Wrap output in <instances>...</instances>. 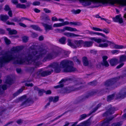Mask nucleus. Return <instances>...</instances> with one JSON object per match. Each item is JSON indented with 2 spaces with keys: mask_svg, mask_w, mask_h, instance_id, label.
I'll return each mask as SVG.
<instances>
[{
  "mask_svg": "<svg viewBox=\"0 0 126 126\" xmlns=\"http://www.w3.org/2000/svg\"><path fill=\"white\" fill-rule=\"evenodd\" d=\"M57 55V53L54 52L47 55V59H51L56 57Z\"/></svg>",
  "mask_w": 126,
  "mask_h": 126,
  "instance_id": "16",
  "label": "nucleus"
},
{
  "mask_svg": "<svg viewBox=\"0 0 126 126\" xmlns=\"http://www.w3.org/2000/svg\"><path fill=\"white\" fill-rule=\"evenodd\" d=\"M117 96V98H123L126 96V88H124L122 90Z\"/></svg>",
  "mask_w": 126,
  "mask_h": 126,
  "instance_id": "10",
  "label": "nucleus"
},
{
  "mask_svg": "<svg viewBox=\"0 0 126 126\" xmlns=\"http://www.w3.org/2000/svg\"><path fill=\"white\" fill-rule=\"evenodd\" d=\"M32 100L30 98H29L25 100L24 102H23L21 104V106L29 102L32 101Z\"/></svg>",
  "mask_w": 126,
  "mask_h": 126,
  "instance_id": "35",
  "label": "nucleus"
},
{
  "mask_svg": "<svg viewBox=\"0 0 126 126\" xmlns=\"http://www.w3.org/2000/svg\"><path fill=\"white\" fill-rule=\"evenodd\" d=\"M23 41L24 42H26L28 40V38L26 36H24L23 38Z\"/></svg>",
  "mask_w": 126,
  "mask_h": 126,
  "instance_id": "49",
  "label": "nucleus"
},
{
  "mask_svg": "<svg viewBox=\"0 0 126 126\" xmlns=\"http://www.w3.org/2000/svg\"><path fill=\"white\" fill-rule=\"evenodd\" d=\"M70 24H71L72 25H79L78 24H80L79 23L74 22H70L69 23Z\"/></svg>",
  "mask_w": 126,
  "mask_h": 126,
  "instance_id": "53",
  "label": "nucleus"
},
{
  "mask_svg": "<svg viewBox=\"0 0 126 126\" xmlns=\"http://www.w3.org/2000/svg\"><path fill=\"white\" fill-rule=\"evenodd\" d=\"M69 24V22L68 21H65L63 23H62V26H63L65 25L68 24Z\"/></svg>",
  "mask_w": 126,
  "mask_h": 126,
  "instance_id": "63",
  "label": "nucleus"
},
{
  "mask_svg": "<svg viewBox=\"0 0 126 126\" xmlns=\"http://www.w3.org/2000/svg\"><path fill=\"white\" fill-rule=\"evenodd\" d=\"M68 45L72 47L76 48L80 46L83 43V41L81 40H74L72 43L70 39H68Z\"/></svg>",
  "mask_w": 126,
  "mask_h": 126,
  "instance_id": "4",
  "label": "nucleus"
},
{
  "mask_svg": "<svg viewBox=\"0 0 126 126\" xmlns=\"http://www.w3.org/2000/svg\"><path fill=\"white\" fill-rule=\"evenodd\" d=\"M12 83V79L9 77H7V79L5 82V84L0 85V94H2L4 91L7 89V85H11Z\"/></svg>",
  "mask_w": 126,
  "mask_h": 126,
  "instance_id": "3",
  "label": "nucleus"
},
{
  "mask_svg": "<svg viewBox=\"0 0 126 126\" xmlns=\"http://www.w3.org/2000/svg\"><path fill=\"white\" fill-rule=\"evenodd\" d=\"M53 72L52 70L51 71H45L42 72L40 73L41 75L43 77H45L50 74Z\"/></svg>",
  "mask_w": 126,
  "mask_h": 126,
  "instance_id": "14",
  "label": "nucleus"
},
{
  "mask_svg": "<svg viewBox=\"0 0 126 126\" xmlns=\"http://www.w3.org/2000/svg\"><path fill=\"white\" fill-rule=\"evenodd\" d=\"M122 78V76H119L118 77L109 79L107 80L104 83L106 87H108L112 85L116 82L120 78V77Z\"/></svg>",
  "mask_w": 126,
  "mask_h": 126,
  "instance_id": "5",
  "label": "nucleus"
},
{
  "mask_svg": "<svg viewBox=\"0 0 126 126\" xmlns=\"http://www.w3.org/2000/svg\"><path fill=\"white\" fill-rule=\"evenodd\" d=\"M83 46L84 47H89L92 46L93 43L92 41H85L83 43Z\"/></svg>",
  "mask_w": 126,
  "mask_h": 126,
  "instance_id": "24",
  "label": "nucleus"
},
{
  "mask_svg": "<svg viewBox=\"0 0 126 126\" xmlns=\"http://www.w3.org/2000/svg\"><path fill=\"white\" fill-rule=\"evenodd\" d=\"M113 19L115 22H118V21L120 23H122L123 22L122 18L119 15L116 16L115 17L113 18Z\"/></svg>",
  "mask_w": 126,
  "mask_h": 126,
  "instance_id": "15",
  "label": "nucleus"
},
{
  "mask_svg": "<svg viewBox=\"0 0 126 126\" xmlns=\"http://www.w3.org/2000/svg\"><path fill=\"white\" fill-rule=\"evenodd\" d=\"M93 29L94 30L96 31H102V30L100 29L99 28H97L93 27Z\"/></svg>",
  "mask_w": 126,
  "mask_h": 126,
  "instance_id": "52",
  "label": "nucleus"
},
{
  "mask_svg": "<svg viewBox=\"0 0 126 126\" xmlns=\"http://www.w3.org/2000/svg\"><path fill=\"white\" fill-rule=\"evenodd\" d=\"M27 96L24 95L22 97H21L19 98V100L20 101H23L25 100Z\"/></svg>",
  "mask_w": 126,
  "mask_h": 126,
  "instance_id": "40",
  "label": "nucleus"
},
{
  "mask_svg": "<svg viewBox=\"0 0 126 126\" xmlns=\"http://www.w3.org/2000/svg\"><path fill=\"white\" fill-rule=\"evenodd\" d=\"M37 46H32L29 49V52L26 59H22L20 56L15 57L10 53H5L0 57V68L4 67L5 64L13 60L15 63L18 64H33L38 66L40 64L36 61L44 56L47 53L46 50L40 48L37 49Z\"/></svg>",
  "mask_w": 126,
  "mask_h": 126,
  "instance_id": "1",
  "label": "nucleus"
},
{
  "mask_svg": "<svg viewBox=\"0 0 126 126\" xmlns=\"http://www.w3.org/2000/svg\"><path fill=\"white\" fill-rule=\"evenodd\" d=\"M48 67L54 68L55 72L56 73L60 72L61 70V68L58 63H53L49 65Z\"/></svg>",
  "mask_w": 126,
  "mask_h": 126,
  "instance_id": "6",
  "label": "nucleus"
},
{
  "mask_svg": "<svg viewBox=\"0 0 126 126\" xmlns=\"http://www.w3.org/2000/svg\"><path fill=\"white\" fill-rule=\"evenodd\" d=\"M71 79L69 78H67L64 79H62V80L59 82V84H63V83L65 82L68 80H70Z\"/></svg>",
  "mask_w": 126,
  "mask_h": 126,
  "instance_id": "28",
  "label": "nucleus"
},
{
  "mask_svg": "<svg viewBox=\"0 0 126 126\" xmlns=\"http://www.w3.org/2000/svg\"><path fill=\"white\" fill-rule=\"evenodd\" d=\"M63 34L68 37H70L79 36V35H76L73 33L70 32H65L63 33Z\"/></svg>",
  "mask_w": 126,
  "mask_h": 126,
  "instance_id": "21",
  "label": "nucleus"
},
{
  "mask_svg": "<svg viewBox=\"0 0 126 126\" xmlns=\"http://www.w3.org/2000/svg\"><path fill=\"white\" fill-rule=\"evenodd\" d=\"M4 39L6 45H9L11 43V42L10 40L6 37H5L4 38Z\"/></svg>",
  "mask_w": 126,
  "mask_h": 126,
  "instance_id": "34",
  "label": "nucleus"
},
{
  "mask_svg": "<svg viewBox=\"0 0 126 126\" xmlns=\"http://www.w3.org/2000/svg\"><path fill=\"white\" fill-rule=\"evenodd\" d=\"M114 47L115 49H122L124 48V47L122 45H115L114 46Z\"/></svg>",
  "mask_w": 126,
  "mask_h": 126,
  "instance_id": "38",
  "label": "nucleus"
},
{
  "mask_svg": "<svg viewBox=\"0 0 126 126\" xmlns=\"http://www.w3.org/2000/svg\"><path fill=\"white\" fill-rule=\"evenodd\" d=\"M20 48L19 47H14L12 48V50H14L16 51H17L20 50Z\"/></svg>",
  "mask_w": 126,
  "mask_h": 126,
  "instance_id": "44",
  "label": "nucleus"
},
{
  "mask_svg": "<svg viewBox=\"0 0 126 126\" xmlns=\"http://www.w3.org/2000/svg\"><path fill=\"white\" fill-rule=\"evenodd\" d=\"M73 12L75 14L79 13L81 11L80 10L78 9L76 10H73Z\"/></svg>",
  "mask_w": 126,
  "mask_h": 126,
  "instance_id": "54",
  "label": "nucleus"
},
{
  "mask_svg": "<svg viewBox=\"0 0 126 126\" xmlns=\"http://www.w3.org/2000/svg\"><path fill=\"white\" fill-rule=\"evenodd\" d=\"M90 39L92 40H94L98 43H100L102 42H106L107 43H100L98 47H107L108 46V43L110 44L111 43V42L109 41L106 39L102 40L100 38L97 39L96 38H91Z\"/></svg>",
  "mask_w": 126,
  "mask_h": 126,
  "instance_id": "2",
  "label": "nucleus"
},
{
  "mask_svg": "<svg viewBox=\"0 0 126 126\" xmlns=\"http://www.w3.org/2000/svg\"><path fill=\"white\" fill-rule=\"evenodd\" d=\"M6 23L9 25H15V24L13 22H9V21H7Z\"/></svg>",
  "mask_w": 126,
  "mask_h": 126,
  "instance_id": "57",
  "label": "nucleus"
},
{
  "mask_svg": "<svg viewBox=\"0 0 126 126\" xmlns=\"http://www.w3.org/2000/svg\"><path fill=\"white\" fill-rule=\"evenodd\" d=\"M24 89L23 88H21L16 93L13 94V95L14 96H17L18 95L21 93L23 90Z\"/></svg>",
  "mask_w": 126,
  "mask_h": 126,
  "instance_id": "29",
  "label": "nucleus"
},
{
  "mask_svg": "<svg viewBox=\"0 0 126 126\" xmlns=\"http://www.w3.org/2000/svg\"><path fill=\"white\" fill-rule=\"evenodd\" d=\"M83 87L80 86L79 88H76L74 89H73L72 87L71 88H66L63 90L61 92L62 94H65L69 93L72 91H77L80 90L83 88Z\"/></svg>",
  "mask_w": 126,
  "mask_h": 126,
  "instance_id": "7",
  "label": "nucleus"
},
{
  "mask_svg": "<svg viewBox=\"0 0 126 126\" xmlns=\"http://www.w3.org/2000/svg\"><path fill=\"white\" fill-rule=\"evenodd\" d=\"M87 123L86 122H85L80 124V126H87Z\"/></svg>",
  "mask_w": 126,
  "mask_h": 126,
  "instance_id": "48",
  "label": "nucleus"
},
{
  "mask_svg": "<svg viewBox=\"0 0 126 126\" xmlns=\"http://www.w3.org/2000/svg\"><path fill=\"white\" fill-rule=\"evenodd\" d=\"M4 9L6 11H9L11 10V9L9 6L7 5H6L5 6Z\"/></svg>",
  "mask_w": 126,
  "mask_h": 126,
  "instance_id": "43",
  "label": "nucleus"
},
{
  "mask_svg": "<svg viewBox=\"0 0 126 126\" xmlns=\"http://www.w3.org/2000/svg\"><path fill=\"white\" fill-rule=\"evenodd\" d=\"M122 125V123L121 122H117L113 124L112 126H121Z\"/></svg>",
  "mask_w": 126,
  "mask_h": 126,
  "instance_id": "39",
  "label": "nucleus"
},
{
  "mask_svg": "<svg viewBox=\"0 0 126 126\" xmlns=\"http://www.w3.org/2000/svg\"><path fill=\"white\" fill-rule=\"evenodd\" d=\"M97 82L96 81H94L88 83V84L90 85L95 86L96 85Z\"/></svg>",
  "mask_w": 126,
  "mask_h": 126,
  "instance_id": "37",
  "label": "nucleus"
},
{
  "mask_svg": "<svg viewBox=\"0 0 126 126\" xmlns=\"http://www.w3.org/2000/svg\"><path fill=\"white\" fill-rule=\"evenodd\" d=\"M5 33V31L4 30L2 29H0V34H4Z\"/></svg>",
  "mask_w": 126,
  "mask_h": 126,
  "instance_id": "62",
  "label": "nucleus"
},
{
  "mask_svg": "<svg viewBox=\"0 0 126 126\" xmlns=\"http://www.w3.org/2000/svg\"><path fill=\"white\" fill-rule=\"evenodd\" d=\"M115 108L114 107H111L105 113L103 114L104 116H106L109 114H111L113 113L115 111Z\"/></svg>",
  "mask_w": 126,
  "mask_h": 126,
  "instance_id": "12",
  "label": "nucleus"
},
{
  "mask_svg": "<svg viewBox=\"0 0 126 126\" xmlns=\"http://www.w3.org/2000/svg\"><path fill=\"white\" fill-rule=\"evenodd\" d=\"M44 11L46 13H50L51 12L50 11V10L46 8L44 9Z\"/></svg>",
  "mask_w": 126,
  "mask_h": 126,
  "instance_id": "64",
  "label": "nucleus"
},
{
  "mask_svg": "<svg viewBox=\"0 0 126 126\" xmlns=\"http://www.w3.org/2000/svg\"><path fill=\"white\" fill-rule=\"evenodd\" d=\"M9 32V34L10 35L16 34L17 33V31L15 30H11L10 28L6 29Z\"/></svg>",
  "mask_w": 126,
  "mask_h": 126,
  "instance_id": "23",
  "label": "nucleus"
},
{
  "mask_svg": "<svg viewBox=\"0 0 126 126\" xmlns=\"http://www.w3.org/2000/svg\"><path fill=\"white\" fill-rule=\"evenodd\" d=\"M95 34H96V35H101V36L103 37L104 38H106V37L105 36V35L104 34H103L102 33H99V32H95Z\"/></svg>",
  "mask_w": 126,
  "mask_h": 126,
  "instance_id": "50",
  "label": "nucleus"
},
{
  "mask_svg": "<svg viewBox=\"0 0 126 126\" xmlns=\"http://www.w3.org/2000/svg\"><path fill=\"white\" fill-rule=\"evenodd\" d=\"M8 14L10 17H12V16L13 14L12 13V11L11 10L9 11Z\"/></svg>",
  "mask_w": 126,
  "mask_h": 126,
  "instance_id": "58",
  "label": "nucleus"
},
{
  "mask_svg": "<svg viewBox=\"0 0 126 126\" xmlns=\"http://www.w3.org/2000/svg\"><path fill=\"white\" fill-rule=\"evenodd\" d=\"M11 20L12 21H14L15 22H19L21 21L20 19H18L16 18H14L12 19Z\"/></svg>",
  "mask_w": 126,
  "mask_h": 126,
  "instance_id": "47",
  "label": "nucleus"
},
{
  "mask_svg": "<svg viewBox=\"0 0 126 126\" xmlns=\"http://www.w3.org/2000/svg\"><path fill=\"white\" fill-rule=\"evenodd\" d=\"M0 18L1 20L4 22H6L9 19V17L7 15H1L0 16Z\"/></svg>",
  "mask_w": 126,
  "mask_h": 126,
  "instance_id": "18",
  "label": "nucleus"
},
{
  "mask_svg": "<svg viewBox=\"0 0 126 126\" xmlns=\"http://www.w3.org/2000/svg\"><path fill=\"white\" fill-rule=\"evenodd\" d=\"M73 64V62L67 60H64L61 61L60 64V66L61 68L65 69L69 64Z\"/></svg>",
  "mask_w": 126,
  "mask_h": 126,
  "instance_id": "8",
  "label": "nucleus"
},
{
  "mask_svg": "<svg viewBox=\"0 0 126 126\" xmlns=\"http://www.w3.org/2000/svg\"><path fill=\"white\" fill-rule=\"evenodd\" d=\"M101 63H98L96 65V67L97 68H100L101 67Z\"/></svg>",
  "mask_w": 126,
  "mask_h": 126,
  "instance_id": "61",
  "label": "nucleus"
},
{
  "mask_svg": "<svg viewBox=\"0 0 126 126\" xmlns=\"http://www.w3.org/2000/svg\"><path fill=\"white\" fill-rule=\"evenodd\" d=\"M126 61V56L122 55L120 56L119 58V62L120 63Z\"/></svg>",
  "mask_w": 126,
  "mask_h": 126,
  "instance_id": "26",
  "label": "nucleus"
},
{
  "mask_svg": "<svg viewBox=\"0 0 126 126\" xmlns=\"http://www.w3.org/2000/svg\"><path fill=\"white\" fill-rule=\"evenodd\" d=\"M62 26V23L55 24H54L53 26L54 27H57Z\"/></svg>",
  "mask_w": 126,
  "mask_h": 126,
  "instance_id": "45",
  "label": "nucleus"
},
{
  "mask_svg": "<svg viewBox=\"0 0 126 126\" xmlns=\"http://www.w3.org/2000/svg\"><path fill=\"white\" fill-rule=\"evenodd\" d=\"M101 106V104H99L94 109V111H93V112H94L96 110H97L98 108L100 107Z\"/></svg>",
  "mask_w": 126,
  "mask_h": 126,
  "instance_id": "51",
  "label": "nucleus"
},
{
  "mask_svg": "<svg viewBox=\"0 0 126 126\" xmlns=\"http://www.w3.org/2000/svg\"><path fill=\"white\" fill-rule=\"evenodd\" d=\"M25 86H31L32 87L33 86V85L32 83H26L25 84Z\"/></svg>",
  "mask_w": 126,
  "mask_h": 126,
  "instance_id": "60",
  "label": "nucleus"
},
{
  "mask_svg": "<svg viewBox=\"0 0 126 126\" xmlns=\"http://www.w3.org/2000/svg\"><path fill=\"white\" fill-rule=\"evenodd\" d=\"M42 19L45 21L47 20H50L48 16L47 15L43 16L42 18Z\"/></svg>",
  "mask_w": 126,
  "mask_h": 126,
  "instance_id": "36",
  "label": "nucleus"
},
{
  "mask_svg": "<svg viewBox=\"0 0 126 126\" xmlns=\"http://www.w3.org/2000/svg\"><path fill=\"white\" fill-rule=\"evenodd\" d=\"M60 85L56 86L54 87V88H60L63 87V86L64 85L63 84H59Z\"/></svg>",
  "mask_w": 126,
  "mask_h": 126,
  "instance_id": "46",
  "label": "nucleus"
},
{
  "mask_svg": "<svg viewBox=\"0 0 126 126\" xmlns=\"http://www.w3.org/2000/svg\"><path fill=\"white\" fill-rule=\"evenodd\" d=\"M82 62L83 65L85 66H87L89 64V62L87 58L84 57L82 58Z\"/></svg>",
  "mask_w": 126,
  "mask_h": 126,
  "instance_id": "25",
  "label": "nucleus"
},
{
  "mask_svg": "<svg viewBox=\"0 0 126 126\" xmlns=\"http://www.w3.org/2000/svg\"><path fill=\"white\" fill-rule=\"evenodd\" d=\"M40 4V2L38 1H35L33 3V5H39Z\"/></svg>",
  "mask_w": 126,
  "mask_h": 126,
  "instance_id": "55",
  "label": "nucleus"
},
{
  "mask_svg": "<svg viewBox=\"0 0 126 126\" xmlns=\"http://www.w3.org/2000/svg\"><path fill=\"white\" fill-rule=\"evenodd\" d=\"M74 64L73 62V64H69L65 69H63L64 72H73L77 70L76 68L73 66Z\"/></svg>",
  "mask_w": 126,
  "mask_h": 126,
  "instance_id": "9",
  "label": "nucleus"
},
{
  "mask_svg": "<svg viewBox=\"0 0 126 126\" xmlns=\"http://www.w3.org/2000/svg\"><path fill=\"white\" fill-rule=\"evenodd\" d=\"M16 6L17 8L23 9H25L26 8V6L25 5L20 4L17 5Z\"/></svg>",
  "mask_w": 126,
  "mask_h": 126,
  "instance_id": "31",
  "label": "nucleus"
},
{
  "mask_svg": "<svg viewBox=\"0 0 126 126\" xmlns=\"http://www.w3.org/2000/svg\"><path fill=\"white\" fill-rule=\"evenodd\" d=\"M45 92V91L43 89H40L38 91L39 94L40 96H41L43 94V93Z\"/></svg>",
  "mask_w": 126,
  "mask_h": 126,
  "instance_id": "41",
  "label": "nucleus"
},
{
  "mask_svg": "<svg viewBox=\"0 0 126 126\" xmlns=\"http://www.w3.org/2000/svg\"><path fill=\"white\" fill-rule=\"evenodd\" d=\"M31 27L35 30H39L40 31H41L40 28L38 26L35 25H32L31 26Z\"/></svg>",
  "mask_w": 126,
  "mask_h": 126,
  "instance_id": "32",
  "label": "nucleus"
},
{
  "mask_svg": "<svg viewBox=\"0 0 126 126\" xmlns=\"http://www.w3.org/2000/svg\"><path fill=\"white\" fill-rule=\"evenodd\" d=\"M114 118V117H111L110 118H107L105 120V121L103 123V125L104 126H107L110 124L109 122L111 120Z\"/></svg>",
  "mask_w": 126,
  "mask_h": 126,
  "instance_id": "20",
  "label": "nucleus"
},
{
  "mask_svg": "<svg viewBox=\"0 0 126 126\" xmlns=\"http://www.w3.org/2000/svg\"><path fill=\"white\" fill-rule=\"evenodd\" d=\"M19 24L22 27H26V26L24 24L22 23H19Z\"/></svg>",
  "mask_w": 126,
  "mask_h": 126,
  "instance_id": "59",
  "label": "nucleus"
},
{
  "mask_svg": "<svg viewBox=\"0 0 126 126\" xmlns=\"http://www.w3.org/2000/svg\"><path fill=\"white\" fill-rule=\"evenodd\" d=\"M101 64L106 67H108L109 66V64L107 61H103V62L101 63Z\"/></svg>",
  "mask_w": 126,
  "mask_h": 126,
  "instance_id": "33",
  "label": "nucleus"
},
{
  "mask_svg": "<svg viewBox=\"0 0 126 126\" xmlns=\"http://www.w3.org/2000/svg\"><path fill=\"white\" fill-rule=\"evenodd\" d=\"M87 116L85 114H83L80 116V117L79 119V120H81L85 118Z\"/></svg>",
  "mask_w": 126,
  "mask_h": 126,
  "instance_id": "42",
  "label": "nucleus"
},
{
  "mask_svg": "<svg viewBox=\"0 0 126 126\" xmlns=\"http://www.w3.org/2000/svg\"><path fill=\"white\" fill-rule=\"evenodd\" d=\"M42 24L43 26L44 27L46 31L47 30H51L52 29V25H49L48 24L42 23Z\"/></svg>",
  "mask_w": 126,
  "mask_h": 126,
  "instance_id": "22",
  "label": "nucleus"
},
{
  "mask_svg": "<svg viewBox=\"0 0 126 126\" xmlns=\"http://www.w3.org/2000/svg\"><path fill=\"white\" fill-rule=\"evenodd\" d=\"M115 95V94L114 93L111 95L108 96L107 98V101H109L113 99L114 98Z\"/></svg>",
  "mask_w": 126,
  "mask_h": 126,
  "instance_id": "27",
  "label": "nucleus"
},
{
  "mask_svg": "<svg viewBox=\"0 0 126 126\" xmlns=\"http://www.w3.org/2000/svg\"><path fill=\"white\" fill-rule=\"evenodd\" d=\"M98 91L97 90H94L93 91L88 94H86L85 96H84L82 98V99L84 100L86 98H89V97L91 96L94 95Z\"/></svg>",
  "mask_w": 126,
  "mask_h": 126,
  "instance_id": "11",
  "label": "nucleus"
},
{
  "mask_svg": "<svg viewBox=\"0 0 126 126\" xmlns=\"http://www.w3.org/2000/svg\"><path fill=\"white\" fill-rule=\"evenodd\" d=\"M124 63H122L120 64L119 65H118L117 67L116 68L117 69H119L121 67H122L124 65Z\"/></svg>",
  "mask_w": 126,
  "mask_h": 126,
  "instance_id": "56",
  "label": "nucleus"
},
{
  "mask_svg": "<svg viewBox=\"0 0 126 126\" xmlns=\"http://www.w3.org/2000/svg\"><path fill=\"white\" fill-rule=\"evenodd\" d=\"M59 98V97L58 96H56L54 97H51L49 98V102L53 101L54 103H55L58 101Z\"/></svg>",
  "mask_w": 126,
  "mask_h": 126,
  "instance_id": "19",
  "label": "nucleus"
},
{
  "mask_svg": "<svg viewBox=\"0 0 126 126\" xmlns=\"http://www.w3.org/2000/svg\"><path fill=\"white\" fill-rule=\"evenodd\" d=\"M65 30L71 32L78 31V30L75 28H73L69 27H64L63 29H60V32H64Z\"/></svg>",
  "mask_w": 126,
  "mask_h": 126,
  "instance_id": "13",
  "label": "nucleus"
},
{
  "mask_svg": "<svg viewBox=\"0 0 126 126\" xmlns=\"http://www.w3.org/2000/svg\"><path fill=\"white\" fill-rule=\"evenodd\" d=\"M66 40V38L63 37L59 40V42L62 44H64Z\"/></svg>",
  "mask_w": 126,
  "mask_h": 126,
  "instance_id": "30",
  "label": "nucleus"
},
{
  "mask_svg": "<svg viewBox=\"0 0 126 126\" xmlns=\"http://www.w3.org/2000/svg\"><path fill=\"white\" fill-rule=\"evenodd\" d=\"M118 59L116 58H114L110 60V62L111 65L113 66L117 64L118 63Z\"/></svg>",
  "mask_w": 126,
  "mask_h": 126,
  "instance_id": "17",
  "label": "nucleus"
}]
</instances>
